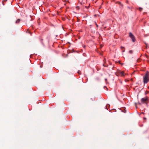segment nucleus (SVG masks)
<instances>
[{"mask_svg":"<svg viewBox=\"0 0 149 149\" xmlns=\"http://www.w3.org/2000/svg\"><path fill=\"white\" fill-rule=\"evenodd\" d=\"M149 81V74L146 73L143 77V82L144 84H146Z\"/></svg>","mask_w":149,"mask_h":149,"instance_id":"f257e3e1","label":"nucleus"},{"mask_svg":"<svg viewBox=\"0 0 149 149\" xmlns=\"http://www.w3.org/2000/svg\"><path fill=\"white\" fill-rule=\"evenodd\" d=\"M141 101L143 103H147L148 102V97H146L143 98L141 99Z\"/></svg>","mask_w":149,"mask_h":149,"instance_id":"f03ea898","label":"nucleus"},{"mask_svg":"<svg viewBox=\"0 0 149 149\" xmlns=\"http://www.w3.org/2000/svg\"><path fill=\"white\" fill-rule=\"evenodd\" d=\"M129 36L130 38L132 39L133 42H134L136 41V39L134 36L132 34L131 32L129 33Z\"/></svg>","mask_w":149,"mask_h":149,"instance_id":"7ed1b4c3","label":"nucleus"},{"mask_svg":"<svg viewBox=\"0 0 149 149\" xmlns=\"http://www.w3.org/2000/svg\"><path fill=\"white\" fill-rule=\"evenodd\" d=\"M119 74L122 77H124L125 76V74L124 71L120 72H119Z\"/></svg>","mask_w":149,"mask_h":149,"instance_id":"20e7f679","label":"nucleus"},{"mask_svg":"<svg viewBox=\"0 0 149 149\" xmlns=\"http://www.w3.org/2000/svg\"><path fill=\"white\" fill-rule=\"evenodd\" d=\"M20 21V19H18L15 22L16 23H18Z\"/></svg>","mask_w":149,"mask_h":149,"instance_id":"39448f33","label":"nucleus"},{"mask_svg":"<svg viewBox=\"0 0 149 149\" xmlns=\"http://www.w3.org/2000/svg\"><path fill=\"white\" fill-rule=\"evenodd\" d=\"M142 8H139V10L140 11H141L142 10Z\"/></svg>","mask_w":149,"mask_h":149,"instance_id":"423d86ee","label":"nucleus"},{"mask_svg":"<svg viewBox=\"0 0 149 149\" xmlns=\"http://www.w3.org/2000/svg\"><path fill=\"white\" fill-rule=\"evenodd\" d=\"M120 48L121 49H122L123 48H124L122 46Z\"/></svg>","mask_w":149,"mask_h":149,"instance_id":"0eeeda50","label":"nucleus"},{"mask_svg":"<svg viewBox=\"0 0 149 149\" xmlns=\"http://www.w3.org/2000/svg\"><path fill=\"white\" fill-rule=\"evenodd\" d=\"M105 80L106 81H107V79H105Z\"/></svg>","mask_w":149,"mask_h":149,"instance_id":"6e6552de","label":"nucleus"},{"mask_svg":"<svg viewBox=\"0 0 149 149\" xmlns=\"http://www.w3.org/2000/svg\"><path fill=\"white\" fill-rule=\"evenodd\" d=\"M125 52V50H123V52Z\"/></svg>","mask_w":149,"mask_h":149,"instance_id":"1a4fd4ad","label":"nucleus"},{"mask_svg":"<svg viewBox=\"0 0 149 149\" xmlns=\"http://www.w3.org/2000/svg\"><path fill=\"white\" fill-rule=\"evenodd\" d=\"M145 44H146V45L147 46V44H146V43H145Z\"/></svg>","mask_w":149,"mask_h":149,"instance_id":"9d476101","label":"nucleus"},{"mask_svg":"<svg viewBox=\"0 0 149 149\" xmlns=\"http://www.w3.org/2000/svg\"><path fill=\"white\" fill-rule=\"evenodd\" d=\"M148 88H149V87H148Z\"/></svg>","mask_w":149,"mask_h":149,"instance_id":"9b49d317","label":"nucleus"}]
</instances>
